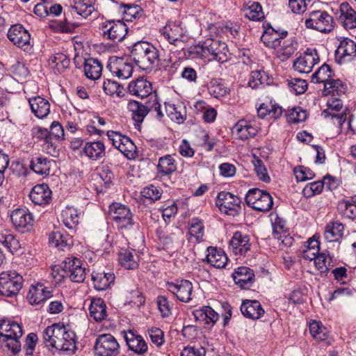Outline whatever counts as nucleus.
I'll return each mask as SVG.
<instances>
[{
	"label": "nucleus",
	"instance_id": "f257e3e1",
	"mask_svg": "<svg viewBox=\"0 0 356 356\" xmlns=\"http://www.w3.org/2000/svg\"><path fill=\"white\" fill-rule=\"evenodd\" d=\"M45 346L50 350L72 353L76 350L75 333L58 324L48 326L42 332Z\"/></svg>",
	"mask_w": 356,
	"mask_h": 356
},
{
	"label": "nucleus",
	"instance_id": "f03ea898",
	"mask_svg": "<svg viewBox=\"0 0 356 356\" xmlns=\"http://www.w3.org/2000/svg\"><path fill=\"white\" fill-rule=\"evenodd\" d=\"M22 335V327L17 322L6 319L0 321V346L6 353L16 355L20 353L19 339Z\"/></svg>",
	"mask_w": 356,
	"mask_h": 356
},
{
	"label": "nucleus",
	"instance_id": "7ed1b4c3",
	"mask_svg": "<svg viewBox=\"0 0 356 356\" xmlns=\"http://www.w3.org/2000/svg\"><path fill=\"white\" fill-rule=\"evenodd\" d=\"M133 61L143 70H151L158 62L159 50L151 43L138 41L132 46L131 55Z\"/></svg>",
	"mask_w": 356,
	"mask_h": 356
},
{
	"label": "nucleus",
	"instance_id": "20e7f679",
	"mask_svg": "<svg viewBox=\"0 0 356 356\" xmlns=\"http://www.w3.org/2000/svg\"><path fill=\"white\" fill-rule=\"evenodd\" d=\"M227 51V46L225 42L211 38H208L202 43L195 45L191 50V53L197 57L209 60L213 59L220 62L226 60Z\"/></svg>",
	"mask_w": 356,
	"mask_h": 356
},
{
	"label": "nucleus",
	"instance_id": "39448f33",
	"mask_svg": "<svg viewBox=\"0 0 356 356\" xmlns=\"http://www.w3.org/2000/svg\"><path fill=\"white\" fill-rule=\"evenodd\" d=\"M109 214L118 229L123 234L130 231L135 226L134 214L130 209L124 204H112L109 207Z\"/></svg>",
	"mask_w": 356,
	"mask_h": 356
},
{
	"label": "nucleus",
	"instance_id": "423d86ee",
	"mask_svg": "<svg viewBox=\"0 0 356 356\" xmlns=\"http://www.w3.org/2000/svg\"><path fill=\"white\" fill-rule=\"evenodd\" d=\"M23 277L15 270L3 271L0 273V296L13 297L23 286Z\"/></svg>",
	"mask_w": 356,
	"mask_h": 356
},
{
	"label": "nucleus",
	"instance_id": "0eeeda50",
	"mask_svg": "<svg viewBox=\"0 0 356 356\" xmlns=\"http://www.w3.org/2000/svg\"><path fill=\"white\" fill-rule=\"evenodd\" d=\"M247 204L253 209L266 212L272 209L273 205V197L266 191L254 188L250 189L245 195Z\"/></svg>",
	"mask_w": 356,
	"mask_h": 356
},
{
	"label": "nucleus",
	"instance_id": "6e6552de",
	"mask_svg": "<svg viewBox=\"0 0 356 356\" xmlns=\"http://www.w3.org/2000/svg\"><path fill=\"white\" fill-rule=\"evenodd\" d=\"M94 353L96 356H118L120 346L113 335L102 334L96 338Z\"/></svg>",
	"mask_w": 356,
	"mask_h": 356
},
{
	"label": "nucleus",
	"instance_id": "1a4fd4ad",
	"mask_svg": "<svg viewBox=\"0 0 356 356\" xmlns=\"http://www.w3.org/2000/svg\"><path fill=\"white\" fill-rule=\"evenodd\" d=\"M305 26L322 33L330 32L334 27L332 17L326 11L312 10L305 20Z\"/></svg>",
	"mask_w": 356,
	"mask_h": 356
},
{
	"label": "nucleus",
	"instance_id": "9d476101",
	"mask_svg": "<svg viewBox=\"0 0 356 356\" xmlns=\"http://www.w3.org/2000/svg\"><path fill=\"white\" fill-rule=\"evenodd\" d=\"M216 205L220 211L229 216H236L241 211V200L231 193L221 191L218 193Z\"/></svg>",
	"mask_w": 356,
	"mask_h": 356
},
{
	"label": "nucleus",
	"instance_id": "9b49d317",
	"mask_svg": "<svg viewBox=\"0 0 356 356\" xmlns=\"http://www.w3.org/2000/svg\"><path fill=\"white\" fill-rule=\"evenodd\" d=\"M102 30L105 38L115 42H121L128 32L127 24L121 21H108L102 24Z\"/></svg>",
	"mask_w": 356,
	"mask_h": 356
},
{
	"label": "nucleus",
	"instance_id": "f8f14e48",
	"mask_svg": "<svg viewBox=\"0 0 356 356\" xmlns=\"http://www.w3.org/2000/svg\"><path fill=\"white\" fill-rule=\"evenodd\" d=\"M160 33L170 44L182 49L184 31L179 22H168Z\"/></svg>",
	"mask_w": 356,
	"mask_h": 356
},
{
	"label": "nucleus",
	"instance_id": "ddd939ff",
	"mask_svg": "<svg viewBox=\"0 0 356 356\" xmlns=\"http://www.w3.org/2000/svg\"><path fill=\"white\" fill-rule=\"evenodd\" d=\"M319 62V56L316 49H307L303 55L300 56L293 63V69L300 73H309L314 66Z\"/></svg>",
	"mask_w": 356,
	"mask_h": 356
},
{
	"label": "nucleus",
	"instance_id": "4468645a",
	"mask_svg": "<svg viewBox=\"0 0 356 356\" xmlns=\"http://www.w3.org/2000/svg\"><path fill=\"white\" fill-rule=\"evenodd\" d=\"M168 290L176 296L181 302H188L192 300L193 284L186 280H177L166 284Z\"/></svg>",
	"mask_w": 356,
	"mask_h": 356
},
{
	"label": "nucleus",
	"instance_id": "2eb2a0df",
	"mask_svg": "<svg viewBox=\"0 0 356 356\" xmlns=\"http://www.w3.org/2000/svg\"><path fill=\"white\" fill-rule=\"evenodd\" d=\"M7 35L9 40L18 47L27 49L30 46L31 34L22 24L12 25Z\"/></svg>",
	"mask_w": 356,
	"mask_h": 356
},
{
	"label": "nucleus",
	"instance_id": "dca6fc26",
	"mask_svg": "<svg viewBox=\"0 0 356 356\" xmlns=\"http://www.w3.org/2000/svg\"><path fill=\"white\" fill-rule=\"evenodd\" d=\"M15 227L21 232L29 230L33 225L32 214L26 209H16L10 214Z\"/></svg>",
	"mask_w": 356,
	"mask_h": 356
},
{
	"label": "nucleus",
	"instance_id": "f3484780",
	"mask_svg": "<svg viewBox=\"0 0 356 356\" xmlns=\"http://www.w3.org/2000/svg\"><path fill=\"white\" fill-rule=\"evenodd\" d=\"M108 70L121 79H127L133 73L131 64L122 58H111L107 65Z\"/></svg>",
	"mask_w": 356,
	"mask_h": 356
},
{
	"label": "nucleus",
	"instance_id": "a211bd4d",
	"mask_svg": "<svg viewBox=\"0 0 356 356\" xmlns=\"http://www.w3.org/2000/svg\"><path fill=\"white\" fill-rule=\"evenodd\" d=\"M52 296V291L42 283L31 285L27 296L29 302L32 305H40Z\"/></svg>",
	"mask_w": 356,
	"mask_h": 356
},
{
	"label": "nucleus",
	"instance_id": "6ab92c4d",
	"mask_svg": "<svg viewBox=\"0 0 356 356\" xmlns=\"http://www.w3.org/2000/svg\"><path fill=\"white\" fill-rule=\"evenodd\" d=\"M336 15L339 21L346 29L356 28V12L347 2L342 3L337 10Z\"/></svg>",
	"mask_w": 356,
	"mask_h": 356
},
{
	"label": "nucleus",
	"instance_id": "aec40b11",
	"mask_svg": "<svg viewBox=\"0 0 356 356\" xmlns=\"http://www.w3.org/2000/svg\"><path fill=\"white\" fill-rule=\"evenodd\" d=\"M29 198L35 205L45 206L51 200V191L47 184H37L30 191Z\"/></svg>",
	"mask_w": 356,
	"mask_h": 356
},
{
	"label": "nucleus",
	"instance_id": "412c9836",
	"mask_svg": "<svg viewBox=\"0 0 356 356\" xmlns=\"http://www.w3.org/2000/svg\"><path fill=\"white\" fill-rule=\"evenodd\" d=\"M236 284L241 289H250L254 282L253 270L247 266H241L234 270L232 275Z\"/></svg>",
	"mask_w": 356,
	"mask_h": 356
},
{
	"label": "nucleus",
	"instance_id": "4be33fe9",
	"mask_svg": "<svg viewBox=\"0 0 356 356\" xmlns=\"http://www.w3.org/2000/svg\"><path fill=\"white\" fill-rule=\"evenodd\" d=\"M328 108L324 110L323 113L325 114V117L331 116L334 124H337L341 127L346 120L347 113L343 111L341 113H334L333 111H339L343 108L342 101L339 98H331L327 101Z\"/></svg>",
	"mask_w": 356,
	"mask_h": 356
},
{
	"label": "nucleus",
	"instance_id": "5701e85b",
	"mask_svg": "<svg viewBox=\"0 0 356 356\" xmlns=\"http://www.w3.org/2000/svg\"><path fill=\"white\" fill-rule=\"evenodd\" d=\"M128 90L132 95L145 98L148 97L152 92V83L144 77H139L129 83Z\"/></svg>",
	"mask_w": 356,
	"mask_h": 356
},
{
	"label": "nucleus",
	"instance_id": "b1692460",
	"mask_svg": "<svg viewBox=\"0 0 356 356\" xmlns=\"http://www.w3.org/2000/svg\"><path fill=\"white\" fill-rule=\"evenodd\" d=\"M249 236L241 232H236L230 242L229 248L235 254L243 255L250 249Z\"/></svg>",
	"mask_w": 356,
	"mask_h": 356
},
{
	"label": "nucleus",
	"instance_id": "393cba45",
	"mask_svg": "<svg viewBox=\"0 0 356 356\" xmlns=\"http://www.w3.org/2000/svg\"><path fill=\"white\" fill-rule=\"evenodd\" d=\"M124 338L129 347L134 353L143 355L147 350V345L143 337L136 334L132 330L124 332Z\"/></svg>",
	"mask_w": 356,
	"mask_h": 356
},
{
	"label": "nucleus",
	"instance_id": "a878e982",
	"mask_svg": "<svg viewBox=\"0 0 356 356\" xmlns=\"http://www.w3.org/2000/svg\"><path fill=\"white\" fill-rule=\"evenodd\" d=\"M29 104L31 112L38 118L43 119L50 113V104L49 101L40 96L29 98Z\"/></svg>",
	"mask_w": 356,
	"mask_h": 356
},
{
	"label": "nucleus",
	"instance_id": "bb28decb",
	"mask_svg": "<svg viewBox=\"0 0 356 356\" xmlns=\"http://www.w3.org/2000/svg\"><path fill=\"white\" fill-rule=\"evenodd\" d=\"M243 315L250 319H259L264 314V309L257 300H245L241 306Z\"/></svg>",
	"mask_w": 356,
	"mask_h": 356
},
{
	"label": "nucleus",
	"instance_id": "cd10ccee",
	"mask_svg": "<svg viewBox=\"0 0 356 356\" xmlns=\"http://www.w3.org/2000/svg\"><path fill=\"white\" fill-rule=\"evenodd\" d=\"M242 10L244 16L250 20L259 22L264 19L262 7L257 1L252 0L245 1Z\"/></svg>",
	"mask_w": 356,
	"mask_h": 356
},
{
	"label": "nucleus",
	"instance_id": "c85d7f7f",
	"mask_svg": "<svg viewBox=\"0 0 356 356\" xmlns=\"http://www.w3.org/2000/svg\"><path fill=\"white\" fill-rule=\"evenodd\" d=\"M257 129L246 120H239L233 128V133L242 140L252 138L257 134Z\"/></svg>",
	"mask_w": 356,
	"mask_h": 356
},
{
	"label": "nucleus",
	"instance_id": "c756f323",
	"mask_svg": "<svg viewBox=\"0 0 356 356\" xmlns=\"http://www.w3.org/2000/svg\"><path fill=\"white\" fill-rule=\"evenodd\" d=\"M207 252V261L211 266L218 268L225 267L228 259L223 250L214 247H209Z\"/></svg>",
	"mask_w": 356,
	"mask_h": 356
},
{
	"label": "nucleus",
	"instance_id": "7c9ffc66",
	"mask_svg": "<svg viewBox=\"0 0 356 356\" xmlns=\"http://www.w3.org/2000/svg\"><path fill=\"white\" fill-rule=\"evenodd\" d=\"M286 34V31L280 33L273 28L268 27L261 35V40L266 47L276 49L281 46V39H283Z\"/></svg>",
	"mask_w": 356,
	"mask_h": 356
},
{
	"label": "nucleus",
	"instance_id": "2f4dec72",
	"mask_svg": "<svg viewBox=\"0 0 356 356\" xmlns=\"http://www.w3.org/2000/svg\"><path fill=\"white\" fill-rule=\"evenodd\" d=\"M83 152L86 156L95 161L101 159L106 154L105 145L100 140L86 143Z\"/></svg>",
	"mask_w": 356,
	"mask_h": 356
},
{
	"label": "nucleus",
	"instance_id": "473e14b6",
	"mask_svg": "<svg viewBox=\"0 0 356 356\" xmlns=\"http://www.w3.org/2000/svg\"><path fill=\"white\" fill-rule=\"evenodd\" d=\"M29 166L35 173L46 177L50 174L52 161L43 156H34L31 159Z\"/></svg>",
	"mask_w": 356,
	"mask_h": 356
},
{
	"label": "nucleus",
	"instance_id": "72a5a7b5",
	"mask_svg": "<svg viewBox=\"0 0 356 356\" xmlns=\"http://www.w3.org/2000/svg\"><path fill=\"white\" fill-rule=\"evenodd\" d=\"M88 309L90 317L97 322L103 321L107 316L106 305L102 298H92Z\"/></svg>",
	"mask_w": 356,
	"mask_h": 356
},
{
	"label": "nucleus",
	"instance_id": "f704fd0d",
	"mask_svg": "<svg viewBox=\"0 0 356 356\" xmlns=\"http://www.w3.org/2000/svg\"><path fill=\"white\" fill-rule=\"evenodd\" d=\"M258 115L261 118L269 116L270 119L277 120L283 113V108L275 102L270 101L268 103H263L257 109Z\"/></svg>",
	"mask_w": 356,
	"mask_h": 356
},
{
	"label": "nucleus",
	"instance_id": "c9c22d12",
	"mask_svg": "<svg viewBox=\"0 0 356 356\" xmlns=\"http://www.w3.org/2000/svg\"><path fill=\"white\" fill-rule=\"evenodd\" d=\"M156 168L161 177L168 176L177 170V163L172 155H165L159 158Z\"/></svg>",
	"mask_w": 356,
	"mask_h": 356
},
{
	"label": "nucleus",
	"instance_id": "e433bc0d",
	"mask_svg": "<svg viewBox=\"0 0 356 356\" xmlns=\"http://www.w3.org/2000/svg\"><path fill=\"white\" fill-rule=\"evenodd\" d=\"M344 226L338 221L328 223L324 232L325 239L327 242H335L339 241L343 234Z\"/></svg>",
	"mask_w": 356,
	"mask_h": 356
},
{
	"label": "nucleus",
	"instance_id": "4c0bfd02",
	"mask_svg": "<svg viewBox=\"0 0 356 356\" xmlns=\"http://www.w3.org/2000/svg\"><path fill=\"white\" fill-rule=\"evenodd\" d=\"M127 108L131 113L133 120L138 124L143 122L145 116L150 111L147 106L138 101L134 100L129 102Z\"/></svg>",
	"mask_w": 356,
	"mask_h": 356
},
{
	"label": "nucleus",
	"instance_id": "58836bf2",
	"mask_svg": "<svg viewBox=\"0 0 356 356\" xmlns=\"http://www.w3.org/2000/svg\"><path fill=\"white\" fill-rule=\"evenodd\" d=\"M49 243L51 246L57 248L60 250H64L65 248L70 247L73 242L69 234L57 231L49 234Z\"/></svg>",
	"mask_w": 356,
	"mask_h": 356
},
{
	"label": "nucleus",
	"instance_id": "ea45409f",
	"mask_svg": "<svg viewBox=\"0 0 356 356\" xmlns=\"http://www.w3.org/2000/svg\"><path fill=\"white\" fill-rule=\"evenodd\" d=\"M0 245L11 252L17 251L20 247L19 241L15 238L10 231L2 227H0Z\"/></svg>",
	"mask_w": 356,
	"mask_h": 356
},
{
	"label": "nucleus",
	"instance_id": "a19ab883",
	"mask_svg": "<svg viewBox=\"0 0 356 356\" xmlns=\"http://www.w3.org/2000/svg\"><path fill=\"white\" fill-rule=\"evenodd\" d=\"M70 64V58L64 54L57 53L51 56L48 65L55 72L60 73L67 69Z\"/></svg>",
	"mask_w": 356,
	"mask_h": 356
},
{
	"label": "nucleus",
	"instance_id": "79ce46f5",
	"mask_svg": "<svg viewBox=\"0 0 356 356\" xmlns=\"http://www.w3.org/2000/svg\"><path fill=\"white\" fill-rule=\"evenodd\" d=\"M102 65L101 63L94 58H88L85 60L84 72L86 76L92 80L98 79L102 74Z\"/></svg>",
	"mask_w": 356,
	"mask_h": 356
},
{
	"label": "nucleus",
	"instance_id": "37998d69",
	"mask_svg": "<svg viewBox=\"0 0 356 356\" xmlns=\"http://www.w3.org/2000/svg\"><path fill=\"white\" fill-rule=\"evenodd\" d=\"M79 213L73 207L67 206L61 213V219L65 226L69 229H73L79 223Z\"/></svg>",
	"mask_w": 356,
	"mask_h": 356
},
{
	"label": "nucleus",
	"instance_id": "c03bdc74",
	"mask_svg": "<svg viewBox=\"0 0 356 356\" xmlns=\"http://www.w3.org/2000/svg\"><path fill=\"white\" fill-rule=\"evenodd\" d=\"M94 287L97 291H104L108 289L114 282L115 275L113 273H96L92 275Z\"/></svg>",
	"mask_w": 356,
	"mask_h": 356
},
{
	"label": "nucleus",
	"instance_id": "a18cd8bd",
	"mask_svg": "<svg viewBox=\"0 0 356 356\" xmlns=\"http://www.w3.org/2000/svg\"><path fill=\"white\" fill-rule=\"evenodd\" d=\"M165 111L167 115L172 121L177 123L184 122L186 118V111L185 107L181 104H165Z\"/></svg>",
	"mask_w": 356,
	"mask_h": 356
},
{
	"label": "nucleus",
	"instance_id": "49530a36",
	"mask_svg": "<svg viewBox=\"0 0 356 356\" xmlns=\"http://www.w3.org/2000/svg\"><path fill=\"white\" fill-rule=\"evenodd\" d=\"M72 8L84 18L88 17L95 10V0H72Z\"/></svg>",
	"mask_w": 356,
	"mask_h": 356
},
{
	"label": "nucleus",
	"instance_id": "de8ad7c7",
	"mask_svg": "<svg viewBox=\"0 0 356 356\" xmlns=\"http://www.w3.org/2000/svg\"><path fill=\"white\" fill-rule=\"evenodd\" d=\"M197 321H205L206 323H215L218 319V314L211 307L205 306L193 312Z\"/></svg>",
	"mask_w": 356,
	"mask_h": 356
},
{
	"label": "nucleus",
	"instance_id": "09e8293b",
	"mask_svg": "<svg viewBox=\"0 0 356 356\" xmlns=\"http://www.w3.org/2000/svg\"><path fill=\"white\" fill-rule=\"evenodd\" d=\"M271 82L272 79L264 71L255 70L251 72L248 85L252 88L256 89L259 86H268Z\"/></svg>",
	"mask_w": 356,
	"mask_h": 356
},
{
	"label": "nucleus",
	"instance_id": "8fccbe9b",
	"mask_svg": "<svg viewBox=\"0 0 356 356\" xmlns=\"http://www.w3.org/2000/svg\"><path fill=\"white\" fill-rule=\"evenodd\" d=\"M309 332L312 337L317 341H325L328 337L327 328L317 321L313 320L309 323Z\"/></svg>",
	"mask_w": 356,
	"mask_h": 356
},
{
	"label": "nucleus",
	"instance_id": "3c124183",
	"mask_svg": "<svg viewBox=\"0 0 356 356\" xmlns=\"http://www.w3.org/2000/svg\"><path fill=\"white\" fill-rule=\"evenodd\" d=\"M182 232L178 227L172 229H166L165 230H158L157 236L160 241L163 245H170L178 239L179 235H182Z\"/></svg>",
	"mask_w": 356,
	"mask_h": 356
},
{
	"label": "nucleus",
	"instance_id": "603ef678",
	"mask_svg": "<svg viewBox=\"0 0 356 356\" xmlns=\"http://www.w3.org/2000/svg\"><path fill=\"white\" fill-rule=\"evenodd\" d=\"M346 90V86L339 79H331L329 81L325 82L324 85V92L326 95H341L344 94Z\"/></svg>",
	"mask_w": 356,
	"mask_h": 356
},
{
	"label": "nucleus",
	"instance_id": "864d4df0",
	"mask_svg": "<svg viewBox=\"0 0 356 356\" xmlns=\"http://www.w3.org/2000/svg\"><path fill=\"white\" fill-rule=\"evenodd\" d=\"M189 234L195 238L196 242L202 241L204 234V226L203 221L198 218H193L189 224Z\"/></svg>",
	"mask_w": 356,
	"mask_h": 356
},
{
	"label": "nucleus",
	"instance_id": "5fc2aeb1",
	"mask_svg": "<svg viewBox=\"0 0 356 356\" xmlns=\"http://www.w3.org/2000/svg\"><path fill=\"white\" fill-rule=\"evenodd\" d=\"M337 54L343 58L346 56H356V43L350 39H343L338 47Z\"/></svg>",
	"mask_w": 356,
	"mask_h": 356
},
{
	"label": "nucleus",
	"instance_id": "6e6d98bb",
	"mask_svg": "<svg viewBox=\"0 0 356 356\" xmlns=\"http://www.w3.org/2000/svg\"><path fill=\"white\" fill-rule=\"evenodd\" d=\"M334 76L330 65L323 64L312 76V81L313 83H323L329 81Z\"/></svg>",
	"mask_w": 356,
	"mask_h": 356
},
{
	"label": "nucleus",
	"instance_id": "4d7b16f0",
	"mask_svg": "<svg viewBox=\"0 0 356 356\" xmlns=\"http://www.w3.org/2000/svg\"><path fill=\"white\" fill-rule=\"evenodd\" d=\"M314 264L321 274L326 275L333 266L332 257L328 253L322 252L318 254L314 261Z\"/></svg>",
	"mask_w": 356,
	"mask_h": 356
},
{
	"label": "nucleus",
	"instance_id": "13d9d810",
	"mask_svg": "<svg viewBox=\"0 0 356 356\" xmlns=\"http://www.w3.org/2000/svg\"><path fill=\"white\" fill-rule=\"evenodd\" d=\"M338 209L346 218L350 219L356 218V207L351 202L350 198L339 201L338 203Z\"/></svg>",
	"mask_w": 356,
	"mask_h": 356
},
{
	"label": "nucleus",
	"instance_id": "bf43d9fd",
	"mask_svg": "<svg viewBox=\"0 0 356 356\" xmlns=\"http://www.w3.org/2000/svg\"><path fill=\"white\" fill-rule=\"evenodd\" d=\"M118 259L120 265L126 269H134L138 266V263L130 250H122L119 253Z\"/></svg>",
	"mask_w": 356,
	"mask_h": 356
},
{
	"label": "nucleus",
	"instance_id": "052dcab7",
	"mask_svg": "<svg viewBox=\"0 0 356 356\" xmlns=\"http://www.w3.org/2000/svg\"><path fill=\"white\" fill-rule=\"evenodd\" d=\"M209 92L216 98L224 97L228 92L227 88L224 86L220 79H212L208 87Z\"/></svg>",
	"mask_w": 356,
	"mask_h": 356
},
{
	"label": "nucleus",
	"instance_id": "680f3d73",
	"mask_svg": "<svg viewBox=\"0 0 356 356\" xmlns=\"http://www.w3.org/2000/svg\"><path fill=\"white\" fill-rule=\"evenodd\" d=\"M316 0H289V6L293 13H303L308 7H312Z\"/></svg>",
	"mask_w": 356,
	"mask_h": 356
},
{
	"label": "nucleus",
	"instance_id": "e2e57ef3",
	"mask_svg": "<svg viewBox=\"0 0 356 356\" xmlns=\"http://www.w3.org/2000/svg\"><path fill=\"white\" fill-rule=\"evenodd\" d=\"M103 89L106 94L110 96L116 95L120 97L122 95L124 88L115 81L107 79L104 81Z\"/></svg>",
	"mask_w": 356,
	"mask_h": 356
},
{
	"label": "nucleus",
	"instance_id": "0e129e2a",
	"mask_svg": "<svg viewBox=\"0 0 356 356\" xmlns=\"http://www.w3.org/2000/svg\"><path fill=\"white\" fill-rule=\"evenodd\" d=\"M324 187L323 181H313L307 184L302 190L304 197L309 198L316 195L320 194Z\"/></svg>",
	"mask_w": 356,
	"mask_h": 356
},
{
	"label": "nucleus",
	"instance_id": "69168bd1",
	"mask_svg": "<svg viewBox=\"0 0 356 356\" xmlns=\"http://www.w3.org/2000/svg\"><path fill=\"white\" fill-rule=\"evenodd\" d=\"M83 266L81 261L74 257L66 258L63 262V270L65 273L63 276H67L74 270H76V268Z\"/></svg>",
	"mask_w": 356,
	"mask_h": 356
},
{
	"label": "nucleus",
	"instance_id": "338daca9",
	"mask_svg": "<svg viewBox=\"0 0 356 356\" xmlns=\"http://www.w3.org/2000/svg\"><path fill=\"white\" fill-rule=\"evenodd\" d=\"M287 83L291 91L296 95L304 93L307 88L306 81L302 79L292 78L288 79Z\"/></svg>",
	"mask_w": 356,
	"mask_h": 356
},
{
	"label": "nucleus",
	"instance_id": "774afa93",
	"mask_svg": "<svg viewBox=\"0 0 356 356\" xmlns=\"http://www.w3.org/2000/svg\"><path fill=\"white\" fill-rule=\"evenodd\" d=\"M118 150L129 159H135L137 155L136 146L129 137L124 139V142Z\"/></svg>",
	"mask_w": 356,
	"mask_h": 356
}]
</instances>
